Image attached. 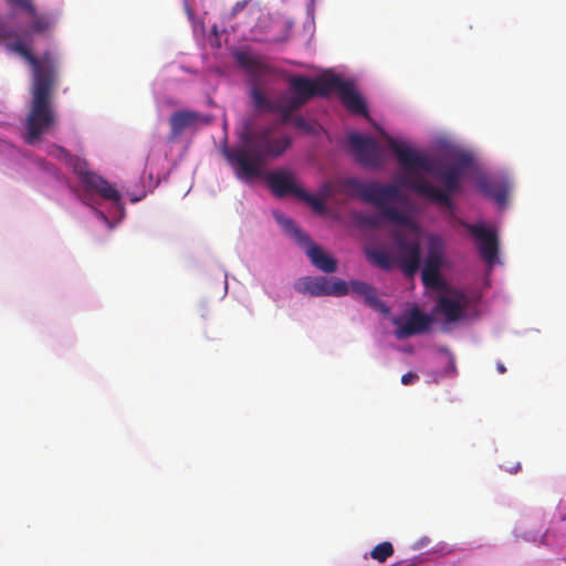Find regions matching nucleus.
Wrapping results in <instances>:
<instances>
[{
    "label": "nucleus",
    "mask_w": 566,
    "mask_h": 566,
    "mask_svg": "<svg viewBox=\"0 0 566 566\" xmlns=\"http://www.w3.org/2000/svg\"><path fill=\"white\" fill-rule=\"evenodd\" d=\"M349 289L354 294L363 297L365 303L371 308L382 313L388 312L385 303L378 297L375 287L370 284L363 281L353 280L348 285V290Z\"/></svg>",
    "instance_id": "obj_20"
},
{
    "label": "nucleus",
    "mask_w": 566,
    "mask_h": 566,
    "mask_svg": "<svg viewBox=\"0 0 566 566\" xmlns=\"http://www.w3.org/2000/svg\"><path fill=\"white\" fill-rule=\"evenodd\" d=\"M245 6V1L237 2L234 7L232 8V15L234 17L238 14Z\"/></svg>",
    "instance_id": "obj_29"
},
{
    "label": "nucleus",
    "mask_w": 566,
    "mask_h": 566,
    "mask_svg": "<svg viewBox=\"0 0 566 566\" xmlns=\"http://www.w3.org/2000/svg\"><path fill=\"white\" fill-rule=\"evenodd\" d=\"M348 144L361 165L369 168H380L384 165V151L374 138L352 133L348 135Z\"/></svg>",
    "instance_id": "obj_9"
},
{
    "label": "nucleus",
    "mask_w": 566,
    "mask_h": 566,
    "mask_svg": "<svg viewBox=\"0 0 566 566\" xmlns=\"http://www.w3.org/2000/svg\"><path fill=\"white\" fill-rule=\"evenodd\" d=\"M294 289L302 294H310L311 296H344L348 294V284L345 281L340 279L332 281L325 276L301 277L295 282Z\"/></svg>",
    "instance_id": "obj_10"
},
{
    "label": "nucleus",
    "mask_w": 566,
    "mask_h": 566,
    "mask_svg": "<svg viewBox=\"0 0 566 566\" xmlns=\"http://www.w3.org/2000/svg\"><path fill=\"white\" fill-rule=\"evenodd\" d=\"M7 2L25 10L29 14H35V6L32 0H7Z\"/></svg>",
    "instance_id": "obj_26"
},
{
    "label": "nucleus",
    "mask_w": 566,
    "mask_h": 566,
    "mask_svg": "<svg viewBox=\"0 0 566 566\" xmlns=\"http://www.w3.org/2000/svg\"><path fill=\"white\" fill-rule=\"evenodd\" d=\"M388 144L405 171L397 178L398 184L424 199L453 209L451 197L460 191L462 179L472 169V155L464 150H452L447 156V163L440 164L394 138H389Z\"/></svg>",
    "instance_id": "obj_1"
},
{
    "label": "nucleus",
    "mask_w": 566,
    "mask_h": 566,
    "mask_svg": "<svg viewBox=\"0 0 566 566\" xmlns=\"http://www.w3.org/2000/svg\"><path fill=\"white\" fill-rule=\"evenodd\" d=\"M345 186L363 201L375 205L385 219L400 226L409 224V217L392 206L402 198L398 186L364 182L356 178L347 179Z\"/></svg>",
    "instance_id": "obj_5"
},
{
    "label": "nucleus",
    "mask_w": 566,
    "mask_h": 566,
    "mask_svg": "<svg viewBox=\"0 0 566 566\" xmlns=\"http://www.w3.org/2000/svg\"><path fill=\"white\" fill-rule=\"evenodd\" d=\"M418 378L419 377L417 374L410 371V373L403 374L401 376V382L403 385L408 386V385L415 382L416 380H418Z\"/></svg>",
    "instance_id": "obj_28"
},
{
    "label": "nucleus",
    "mask_w": 566,
    "mask_h": 566,
    "mask_svg": "<svg viewBox=\"0 0 566 566\" xmlns=\"http://www.w3.org/2000/svg\"><path fill=\"white\" fill-rule=\"evenodd\" d=\"M240 138L241 147H226L222 153L235 177L242 181L261 178L263 161L281 156L291 145V138L287 136L274 137L273 126L254 132L245 130Z\"/></svg>",
    "instance_id": "obj_3"
},
{
    "label": "nucleus",
    "mask_w": 566,
    "mask_h": 566,
    "mask_svg": "<svg viewBox=\"0 0 566 566\" xmlns=\"http://www.w3.org/2000/svg\"><path fill=\"white\" fill-rule=\"evenodd\" d=\"M461 224L470 231L476 241V248L484 262L493 265L497 261L499 255V238L493 229L488 228L484 223L470 224L464 221Z\"/></svg>",
    "instance_id": "obj_11"
},
{
    "label": "nucleus",
    "mask_w": 566,
    "mask_h": 566,
    "mask_svg": "<svg viewBox=\"0 0 566 566\" xmlns=\"http://www.w3.org/2000/svg\"><path fill=\"white\" fill-rule=\"evenodd\" d=\"M496 369L500 374H504L506 371V367L504 366L503 363H497L496 364Z\"/></svg>",
    "instance_id": "obj_30"
},
{
    "label": "nucleus",
    "mask_w": 566,
    "mask_h": 566,
    "mask_svg": "<svg viewBox=\"0 0 566 566\" xmlns=\"http://www.w3.org/2000/svg\"><path fill=\"white\" fill-rule=\"evenodd\" d=\"M9 48L20 54L32 69V102L27 117L25 142L34 144L54 124L52 93L56 84L57 63L51 52L35 56L25 43L17 40Z\"/></svg>",
    "instance_id": "obj_2"
},
{
    "label": "nucleus",
    "mask_w": 566,
    "mask_h": 566,
    "mask_svg": "<svg viewBox=\"0 0 566 566\" xmlns=\"http://www.w3.org/2000/svg\"><path fill=\"white\" fill-rule=\"evenodd\" d=\"M297 76L291 77L289 81L291 93H283L274 101V113L281 114L284 122L307 103L306 96L297 90Z\"/></svg>",
    "instance_id": "obj_14"
},
{
    "label": "nucleus",
    "mask_w": 566,
    "mask_h": 566,
    "mask_svg": "<svg viewBox=\"0 0 566 566\" xmlns=\"http://www.w3.org/2000/svg\"><path fill=\"white\" fill-rule=\"evenodd\" d=\"M277 221L296 240L298 245L305 250V253L316 269L324 273H334L337 270V261L332 255L325 253L321 247L315 244L292 219L277 217Z\"/></svg>",
    "instance_id": "obj_8"
},
{
    "label": "nucleus",
    "mask_w": 566,
    "mask_h": 566,
    "mask_svg": "<svg viewBox=\"0 0 566 566\" xmlns=\"http://www.w3.org/2000/svg\"><path fill=\"white\" fill-rule=\"evenodd\" d=\"M465 305L467 297L461 291L446 289V294L438 298L436 308L443 314L447 322L452 323L463 316Z\"/></svg>",
    "instance_id": "obj_15"
},
{
    "label": "nucleus",
    "mask_w": 566,
    "mask_h": 566,
    "mask_svg": "<svg viewBox=\"0 0 566 566\" xmlns=\"http://www.w3.org/2000/svg\"><path fill=\"white\" fill-rule=\"evenodd\" d=\"M212 122V116L202 115L195 111H178L171 114L169 118L170 135L169 139L175 140L178 138L184 130L193 128L198 124L208 125Z\"/></svg>",
    "instance_id": "obj_16"
},
{
    "label": "nucleus",
    "mask_w": 566,
    "mask_h": 566,
    "mask_svg": "<svg viewBox=\"0 0 566 566\" xmlns=\"http://www.w3.org/2000/svg\"><path fill=\"white\" fill-rule=\"evenodd\" d=\"M33 18L32 24H31V32L32 33H44L46 30H49L53 22L52 20L45 15V14H38L35 11V14H30Z\"/></svg>",
    "instance_id": "obj_25"
},
{
    "label": "nucleus",
    "mask_w": 566,
    "mask_h": 566,
    "mask_svg": "<svg viewBox=\"0 0 566 566\" xmlns=\"http://www.w3.org/2000/svg\"><path fill=\"white\" fill-rule=\"evenodd\" d=\"M392 323L397 327V338L402 339L427 332L432 323V318L423 314L419 308L413 307L408 317H395Z\"/></svg>",
    "instance_id": "obj_13"
},
{
    "label": "nucleus",
    "mask_w": 566,
    "mask_h": 566,
    "mask_svg": "<svg viewBox=\"0 0 566 566\" xmlns=\"http://www.w3.org/2000/svg\"><path fill=\"white\" fill-rule=\"evenodd\" d=\"M339 99L345 108L356 115L368 117V108L363 97L355 91L350 82H345L339 94Z\"/></svg>",
    "instance_id": "obj_19"
},
{
    "label": "nucleus",
    "mask_w": 566,
    "mask_h": 566,
    "mask_svg": "<svg viewBox=\"0 0 566 566\" xmlns=\"http://www.w3.org/2000/svg\"><path fill=\"white\" fill-rule=\"evenodd\" d=\"M54 150L67 159L72 166L74 174L81 179L84 188L88 191L97 193L104 200L115 205L120 201V193L102 176L88 170L87 163L80 157L70 155L63 147L54 146Z\"/></svg>",
    "instance_id": "obj_6"
},
{
    "label": "nucleus",
    "mask_w": 566,
    "mask_h": 566,
    "mask_svg": "<svg viewBox=\"0 0 566 566\" xmlns=\"http://www.w3.org/2000/svg\"><path fill=\"white\" fill-rule=\"evenodd\" d=\"M395 553L394 545L390 542H381L369 553L370 557L378 563H385Z\"/></svg>",
    "instance_id": "obj_23"
},
{
    "label": "nucleus",
    "mask_w": 566,
    "mask_h": 566,
    "mask_svg": "<svg viewBox=\"0 0 566 566\" xmlns=\"http://www.w3.org/2000/svg\"><path fill=\"white\" fill-rule=\"evenodd\" d=\"M518 468H520V464H518L516 468H514V470H510V471H511V472H517V469H518Z\"/></svg>",
    "instance_id": "obj_31"
},
{
    "label": "nucleus",
    "mask_w": 566,
    "mask_h": 566,
    "mask_svg": "<svg viewBox=\"0 0 566 566\" xmlns=\"http://www.w3.org/2000/svg\"><path fill=\"white\" fill-rule=\"evenodd\" d=\"M333 193V186L331 182H325L319 188L321 200L324 202V199L328 198Z\"/></svg>",
    "instance_id": "obj_27"
},
{
    "label": "nucleus",
    "mask_w": 566,
    "mask_h": 566,
    "mask_svg": "<svg viewBox=\"0 0 566 566\" xmlns=\"http://www.w3.org/2000/svg\"><path fill=\"white\" fill-rule=\"evenodd\" d=\"M297 77V90L301 91L300 93L306 96L307 102L315 96L326 97L335 91L339 94L343 85L346 82L337 75L319 76L316 80H311L305 76Z\"/></svg>",
    "instance_id": "obj_12"
},
{
    "label": "nucleus",
    "mask_w": 566,
    "mask_h": 566,
    "mask_svg": "<svg viewBox=\"0 0 566 566\" xmlns=\"http://www.w3.org/2000/svg\"><path fill=\"white\" fill-rule=\"evenodd\" d=\"M421 280L426 287L436 290L446 289L444 283L440 276V271L422 270Z\"/></svg>",
    "instance_id": "obj_24"
},
{
    "label": "nucleus",
    "mask_w": 566,
    "mask_h": 566,
    "mask_svg": "<svg viewBox=\"0 0 566 566\" xmlns=\"http://www.w3.org/2000/svg\"><path fill=\"white\" fill-rule=\"evenodd\" d=\"M398 254L392 255L385 247H373L365 249V255L369 263L378 269L390 271L396 264L407 276H413L419 270L421 261V249L418 240H408L399 231L392 234Z\"/></svg>",
    "instance_id": "obj_4"
},
{
    "label": "nucleus",
    "mask_w": 566,
    "mask_h": 566,
    "mask_svg": "<svg viewBox=\"0 0 566 566\" xmlns=\"http://www.w3.org/2000/svg\"><path fill=\"white\" fill-rule=\"evenodd\" d=\"M234 59L240 67H242L249 75L259 78L270 72V66L264 57L247 52L239 51L234 54Z\"/></svg>",
    "instance_id": "obj_17"
},
{
    "label": "nucleus",
    "mask_w": 566,
    "mask_h": 566,
    "mask_svg": "<svg viewBox=\"0 0 566 566\" xmlns=\"http://www.w3.org/2000/svg\"><path fill=\"white\" fill-rule=\"evenodd\" d=\"M266 184L271 191L279 198L292 195L305 201L311 208L319 213L325 211V205L318 197L310 195L294 181V176L287 170H276L266 174Z\"/></svg>",
    "instance_id": "obj_7"
},
{
    "label": "nucleus",
    "mask_w": 566,
    "mask_h": 566,
    "mask_svg": "<svg viewBox=\"0 0 566 566\" xmlns=\"http://www.w3.org/2000/svg\"><path fill=\"white\" fill-rule=\"evenodd\" d=\"M478 188L482 195L493 199L497 205L504 206L507 201L510 186L505 180L481 178Z\"/></svg>",
    "instance_id": "obj_18"
},
{
    "label": "nucleus",
    "mask_w": 566,
    "mask_h": 566,
    "mask_svg": "<svg viewBox=\"0 0 566 566\" xmlns=\"http://www.w3.org/2000/svg\"><path fill=\"white\" fill-rule=\"evenodd\" d=\"M250 96L256 111L274 113V101L266 97L260 88L253 87Z\"/></svg>",
    "instance_id": "obj_22"
},
{
    "label": "nucleus",
    "mask_w": 566,
    "mask_h": 566,
    "mask_svg": "<svg viewBox=\"0 0 566 566\" xmlns=\"http://www.w3.org/2000/svg\"><path fill=\"white\" fill-rule=\"evenodd\" d=\"M444 241L439 235L428 239V254L422 270L440 271L443 263Z\"/></svg>",
    "instance_id": "obj_21"
}]
</instances>
